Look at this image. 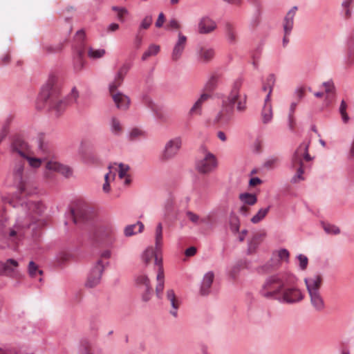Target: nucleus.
Wrapping results in <instances>:
<instances>
[{
    "label": "nucleus",
    "instance_id": "774afa93",
    "mask_svg": "<svg viewBox=\"0 0 354 354\" xmlns=\"http://www.w3.org/2000/svg\"><path fill=\"white\" fill-rule=\"evenodd\" d=\"M261 183H262V180L259 178H257V177L252 178L249 180V185L250 187H255L257 185L261 184Z\"/></svg>",
    "mask_w": 354,
    "mask_h": 354
},
{
    "label": "nucleus",
    "instance_id": "7ed1b4c3",
    "mask_svg": "<svg viewBox=\"0 0 354 354\" xmlns=\"http://www.w3.org/2000/svg\"><path fill=\"white\" fill-rule=\"evenodd\" d=\"M160 252V250H157L156 248L149 247L144 251L142 255V260L146 265H148L152 261H154L155 267L157 270L156 294L159 299L162 297L165 286V274L162 259L159 254Z\"/></svg>",
    "mask_w": 354,
    "mask_h": 354
},
{
    "label": "nucleus",
    "instance_id": "a211bd4d",
    "mask_svg": "<svg viewBox=\"0 0 354 354\" xmlns=\"http://www.w3.org/2000/svg\"><path fill=\"white\" fill-rule=\"evenodd\" d=\"M216 22L208 17H203L198 24V31L200 34H209L216 28Z\"/></svg>",
    "mask_w": 354,
    "mask_h": 354
},
{
    "label": "nucleus",
    "instance_id": "4c0bfd02",
    "mask_svg": "<svg viewBox=\"0 0 354 354\" xmlns=\"http://www.w3.org/2000/svg\"><path fill=\"white\" fill-rule=\"evenodd\" d=\"M100 233L104 237L111 239L115 234V228L112 225H104L100 228Z\"/></svg>",
    "mask_w": 354,
    "mask_h": 354
},
{
    "label": "nucleus",
    "instance_id": "c756f323",
    "mask_svg": "<svg viewBox=\"0 0 354 354\" xmlns=\"http://www.w3.org/2000/svg\"><path fill=\"white\" fill-rule=\"evenodd\" d=\"M265 236L266 233L264 232H257L253 235L248 245V252L250 254L254 252L256 248H257L259 244L263 241Z\"/></svg>",
    "mask_w": 354,
    "mask_h": 354
},
{
    "label": "nucleus",
    "instance_id": "680f3d73",
    "mask_svg": "<svg viewBox=\"0 0 354 354\" xmlns=\"http://www.w3.org/2000/svg\"><path fill=\"white\" fill-rule=\"evenodd\" d=\"M111 256V250H104L102 252L101 254H100V259L99 260H102V261L104 263H109V261H104V260H108Z\"/></svg>",
    "mask_w": 354,
    "mask_h": 354
},
{
    "label": "nucleus",
    "instance_id": "a19ab883",
    "mask_svg": "<svg viewBox=\"0 0 354 354\" xmlns=\"http://www.w3.org/2000/svg\"><path fill=\"white\" fill-rule=\"evenodd\" d=\"M270 210V207L266 208H261L258 212L251 218V222L253 223H258L262 221Z\"/></svg>",
    "mask_w": 354,
    "mask_h": 354
},
{
    "label": "nucleus",
    "instance_id": "1a4fd4ad",
    "mask_svg": "<svg viewBox=\"0 0 354 354\" xmlns=\"http://www.w3.org/2000/svg\"><path fill=\"white\" fill-rule=\"evenodd\" d=\"M182 146V138L175 137L169 140L164 147L160 156V160L162 162H167L174 158L179 152Z\"/></svg>",
    "mask_w": 354,
    "mask_h": 354
},
{
    "label": "nucleus",
    "instance_id": "c9c22d12",
    "mask_svg": "<svg viewBox=\"0 0 354 354\" xmlns=\"http://www.w3.org/2000/svg\"><path fill=\"white\" fill-rule=\"evenodd\" d=\"M209 97V95L203 93L201 95L199 99L195 102L194 106L190 109L191 114H198L200 113L201 106L204 102H205Z\"/></svg>",
    "mask_w": 354,
    "mask_h": 354
},
{
    "label": "nucleus",
    "instance_id": "f3484780",
    "mask_svg": "<svg viewBox=\"0 0 354 354\" xmlns=\"http://www.w3.org/2000/svg\"><path fill=\"white\" fill-rule=\"evenodd\" d=\"M57 77L53 75H50L46 82L45 86L41 92V97L45 99H50L55 95L57 91Z\"/></svg>",
    "mask_w": 354,
    "mask_h": 354
},
{
    "label": "nucleus",
    "instance_id": "ddd939ff",
    "mask_svg": "<svg viewBox=\"0 0 354 354\" xmlns=\"http://www.w3.org/2000/svg\"><path fill=\"white\" fill-rule=\"evenodd\" d=\"M136 284L143 291L142 296V300L145 301H149L153 295V289L148 276L145 274L138 275L136 278Z\"/></svg>",
    "mask_w": 354,
    "mask_h": 354
},
{
    "label": "nucleus",
    "instance_id": "f8f14e48",
    "mask_svg": "<svg viewBox=\"0 0 354 354\" xmlns=\"http://www.w3.org/2000/svg\"><path fill=\"white\" fill-rule=\"evenodd\" d=\"M217 165L216 156L210 152H206L203 158L197 162L196 169L198 172L205 174L214 170Z\"/></svg>",
    "mask_w": 354,
    "mask_h": 354
},
{
    "label": "nucleus",
    "instance_id": "423d86ee",
    "mask_svg": "<svg viewBox=\"0 0 354 354\" xmlns=\"http://www.w3.org/2000/svg\"><path fill=\"white\" fill-rule=\"evenodd\" d=\"M309 145L310 141H304L300 144L292 156V167L297 170V174L292 178L295 183L304 180L302 176L304 174V162H308L311 160L308 151Z\"/></svg>",
    "mask_w": 354,
    "mask_h": 354
},
{
    "label": "nucleus",
    "instance_id": "f704fd0d",
    "mask_svg": "<svg viewBox=\"0 0 354 354\" xmlns=\"http://www.w3.org/2000/svg\"><path fill=\"white\" fill-rule=\"evenodd\" d=\"M187 218L194 224L198 225L200 223H207L210 220L211 216H207L205 218H201L200 216L191 211L186 212Z\"/></svg>",
    "mask_w": 354,
    "mask_h": 354
},
{
    "label": "nucleus",
    "instance_id": "6ab92c4d",
    "mask_svg": "<svg viewBox=\"0 0 354 354\" xmlns=\"http://www.w3.org/2000/svg\"><path fill=\"white\" fill-rule=\"evenodd\" d=\"M166 299L171 306V309L170 310L171 315L174 317H176L178 315V309L179 308L181 304L180 300L176 296L173 289L167 290Z\"/></svg>",
    "mask_w": 354,
    "mask_h": 354
},
{
    "label": "nucleus",
    "instance_id": "b1692460",
    "mask_svg": "<svg viewBox=\"0 0 354 354\" xmlns=\"http://www.w3.org/2000/svg\"><path fill=\"white\" fill-rule=\"evenodd\" d=\"M297 8H292L286 14L283 21V30L286 34H290L293 28L294 18L296 15Z\"/></svg>",
    "mask_w": 354,
    "mask_h": 354
},
{
    "label": "nucleus",
    "instance_id": "0eeeda50",
    "mask_svg": "<svg viewBox=\"0 0 354 354\" xmlns=\"http://www.w3.org/2000/svg\"><path fill=\"white\" fill-rule=\"evenodd\" d=\"M24 160H20L15 162L12 169V175L15 183L17 184L20 194L26 196L32 194L34 192L24 176Z\"/></svg>",
    "mask_w": 354,
    "mask_h": 354
},
{
    "label": "nucleus",
    "instance_id": "49530a36",
    "mask_svg": "<svg viewBox=\"0 0 354 354\" xmlns=\"http://www.w3.org/2000/svg\"><path fill=\"white\" fill-rule=\"evenodd\" d=\"M354 0H343L342 3V7L344 12V17L346 19H348L351 16V6L353 3Z\"/></svg>",
    "mask_w": 354,
    "mask_h": 354
},
{
    "label": "nucleus",
    "instance_id": "2eb2a0df",
    "mask_svg": "<svg viewBox=\"0 0 354 354\" xmlns=\"http://www.w3.org/2000/svg\"><path fill=\"white\" fill-rule=\"evenodd\" d=\"M11 153L14 158L20 157L21 160H25L30 154V150L26 142L21 139H16L12 144Z\"/></svg>",
    "mask_w": 354,
    "mask_h": 354
},
{
    "label": "nucleus",
    "instance_id": "69168bd1",
    "mask_svg": "<svg viewBox=\"0 0 354 354\" xmlns=\"http://www.w3.org/2000/svg\"><path fill=\"white\" fill-rule=\"evenodd\" d=\"M165 15L162 12L160 13L159 15H158V19L157 21H156V26L157 28H160L162 26L164 22H165Z\"/></svg>",
    "mask_w": 354,
    "mask_h": 354
},
{
    "label": "nucleus",
    "instance_id": "f03ea898",
    "mask_svg": "<svg viewBox=\"0 0 354 354\" xmlns=\"http://www.w3.org/2000/svg\"><path fill=\"white\" fill-rule=\"evenodd\" d=\"M242 82L236 80L227 97L222 102V108L216 117V120L221 124H227L234 115V108L239 113L247 110L248 96L241 92Z\"/></svg>",
    "mask_w": 354,
    "mask_h": 354
},
{
    "label": "nucleus",
    "instance_id": "864d4df0",
    "mask_svg": "<svg viewBox=\"0 0 354 354\" xmlns=\"http://www.w3.org/2000/svg\"><path fill=\"white\" fill-rule=\"evenodd\" d=\"M84 50H79L77 53V61L75 64V69L76 71H81L84 66V61L82 59L84 56Z\"/></svg>",
    "mask_w": 354,
    "mask_h": 354
},
{
    "label": "nucleus",
    "instance_id": "4d7b16f0",
    "mask_svg": "<svg viewBox=\"0 0 354 354\" xmlns=\"http://www.w3.org/2000/svg\"><path fill=\"white\" fill-rule=\"evenodd\" d=\"M325 232L328 234H337L339 233V229L333 225L326 224L324 225Z\"/></svg>",
    "mask_w": 354,
    "mask_h": 354
},
{
    "label": "nucleus",
    "instance_id": "2f4dec72",
    "mask_svg": "<svg viewBox=\"0 0 354 354\" xmlns=\"http://www.w3.org/2000/svg\"><path fill=\"white\" fill-rule=\"evenodd\" d=\"M144 229V225L141 222L136 224L127 225L124 230L126 236H131L137 233L142 232Z\"/></svg>",
    "mask_w": 354,
    "mask_h": 354
},
{
    "label": "nucleus",
    "instance_id": "58836bf2",
    "mask_svg": "<svg viewBox=\"0 0 354 354\" xmlns=\"http://www.w3.org/2000/svg\"><path fill=\"white\" fill-rule=\"evenodd\" d=\"M160 51V46L156 44H151L148 49L143 53L142 59L147 60L149 57L157 55Z\"/></svg>",
    "mask_w": 354,
    "mask_h": 354
},
{
    "label": "nucleus",
    "instance_id": "8fccbe9b",
    "mask_svg": "<svg viewBox=\"0 0 354 354\" xmlns=\"http://www.w3.org/2000/svg\"><path fill=\"white\" fill-rule=\"evenodd\" d=\"M276 78L274 75L270 74L264 81L268 85V93L266 96H269L271 98V94L272 92V88L275 84Z\"/></svg>",
    "mask_w": 354,
    "mask_h": 354
},
{
    "label": "nucleus",
    "instance_id": "09e8293b",
    "mask_svg": "<svg viewBox=\"0 0 354 354\" xmlns=\"http://www.w3.org/2000/svg\"><path fill=\"white\" fill-rule=\"evenodd\" d=\"M145 136V131L138 128H133L129 132V139L136 140Z\"/></svg>",
    "mask_w": 354,
    "mask_h": 354
},
{
    "label": "nucleus",
    "instance_id": "5fc2aeb1",
    "mask_svg": "<svg viewBox=\"0 0 354 354\" xmlns=\"http://www.w3.org/2000/svg\"><path fill=\"white\" fill-rule=\"evenodd\" d=\"M152 21H153V18L151 15L146 16L142 19V21L140 25L138 30L141 31L142 29H145V30L148 29L150 27V26L151 25Z\"/></svg>",
    "mask_w": 354,
    "mask_h": 354
},
{
    "label": "nucleus",
    "instance_id": "052dcab7",
    "mask_svg": "<svg viewBox=\"0 0 354 354\" xmlns=\"http://www.w3.org/2000/svg\"><path fill=\"white\" fill-rule=\"evenodd\" d=\"M279 162V160L278 158H272L266 162L265 166L267 168H274L278 165Z\"/></svg>",
    "mask_w": 354,
    "mask_h": 354
},
{
    "label": "nucleus",
    "instance_id": "f257e3e1",
    "mask_svg": "<svg viewBox=\"0 0 354 354\" xmlns=\"http://www.w3.org/2000/svg\"><path fill=\"white\" fill-rule=\"evenodd\" d=\"M261 295L286 304H295L305 298L304 292L296 285L295 276L287 272H279L266 279Z\"/></svg>",
    "mask_w": 354,
    "mask_h": 354
},
{
    "label": "nucleus",
    "instance_id": "ea45409f",
    "mask_svg": "<svg viewBox=\"0 0 354 354\" xmlns=\"http://www.w3.org/2000/svg\"><path fill=\"white\" fill-rule=\"evenodd\" d=\"M87 54L88 57L91 59H99L106 54L104 49H95L92 47H88L87 49Z\"/></svg>",
    "mask_w": 354,
    "mask_h": 354
},
{
    "label": "nucleus",
    "instance_id": "c03bdc74",
    "mask_svg": "<svg viewBox=\"0 0 354 354\" xmlns=\"http://www.w3.org/2000/svg\"><path fill=\"white\" fill-rule=\"evenodd\" d=\"M28 274L32 278H36L37 275H41L43 271L40 270L38 266L33 261H30L28 265Z\"/></svg>",
    "mask_w": 354,
    "mask_h": 354
},
{
    "label": "nucleus",
    "instance_id": "9d476101",
    "mask_svg": "<svg viewBox=\"0 0 354 354\" xmlns=\"http://www.w3.org/2000/svg\"><path fill=\"white\" fill-rule=\"evenodd\" d=\"M107 266V262L104 263L102 260H98L88 276L86 286L88 288H93L97 286L100 283L102 272Z\"/></svg>",
    "mask_w": 354,
    "mask_h": 354
},
{
    "label": "nucleus",
    "instance_id": "603ef678",
    "mask_svg": "<svg viewBox=\"0 0 354 354\" xmlns=\"http://www.w3.org/2000/svg\"><path fill=\"white\" fill-rule=\"evenodd\" d=\"M115 178V174L111 175L109 172L107 173L104 176V183L103 185V191L106 193H109L111 190L109 183L111 180Z\"/></svg>",
    "mask_w": 354,
    "mask_h": 354
},
{
    "label": "nucleus",
    "instance_id": "cd10ccee",
    "mask_svg": "<svg viewBox=\"0 0 354 354\" xmlns=\"http://www.w3.org/2000/svg\"><path fill=\"white\" fill-rule=\"evenodd\" d=\"M27 205H28L29 213L32 218L35 216L33 214H35V216H41L45 210L44 205L39 201H37V202L29 201L27 203Z\"/></svg>",
    "mask_w": 354,
    "mask_h": 354
},
{
    "label": "nucleus",
    "instance_id": "3c124183",
    "mask_svg": "<svg viewBox=\"0 0 354 354\" xmlns=\"http://www.w3.org/2000/svg\"><path fill=\"white\" fill-rule=\"evenodd\" d=\"M27 160L29 165L32 168H38L41 166L42 162V158H34L30 156V154L25 158Z\"/></svg>",
    "mask_w": 354,
    "mask_h": 354
},
{
    "label": "nucleus",
    "instance_id": "39448f33",
    "mask_svg": "<svg viewBox=\"0 0 354 354\" xmlns=\"http://www.w3.org/2000/svg\"><path fill=\"white\" fill-rule=\"evenodd\" d=\"M30 225L29 222L24 221L21 217H19L12 227L5 229L3 232V236L8 247L16 250L23 240L26 229Z\"/></svg>",
    "mask_w": 354,
    "mask_h": 354
},
{
    "label": "nucleus",
    "instance_id": "0e129e2a",
    "mask_svg": "<svg viewBox=\"0 0 354 354\" xmlns=\"http://www.w3.org/2000/svg\"><path fill=\"white\" fill-rule=\"evenodd\" d=\"M324 86L325 88V91L328 94V95L330 94V93H333V91H334V85L332 82H324Z\"/></svg>",
    "mask_w": 354,
    "mask_h": 354
},
{
    "label": "nucleus",
    "instance_id": "c85d7f7f",
    "mask_svg": "<svg viewBox=\"0 0 354 354\" xmlns=\"http://www.w3.org/2000/svg\"><path fill=\"white\" fill-rule=\"evenodd\" d=\"M214 50L207 46H201L198 51L199 59L205 62H208L214 57Z\"/></svg>",
    "mask_w": 354,
    "mask_h": 354
},
{
    "label": "nucleus",
    "instance_id": "79ce46f5",
    "mask_svg": "<svg viewBox=\"0 0 354 354\" xmlns=\"http://www.w3.org/2000/svg\"><path fill=\"white\" fill-rule=\"evenodd\" d=\"M225 34L230 42L236 41V35L234 26L230 23H227L225 27Z\"/></svg>",
    "mask_w": 354,
    "mask_h": 354
},
{
    "label": "nucleus",
    "instance_id": "e433bc0d",
    "mask_svg": "<svg viewBox=\"0 0 354 354\" xmlns=\"http://www.w3.org/2000/svg\"><path fill=\"white\" fill-rule=\"evenodd\" d=\"M162 245V225L159 223L156 229L155 247L157 250H161Z\"/></svg>",
    "mask_w": 354,
    "mask_h": 354
},
{
    "label": "nucleus",
    "instance_id": "6e6552de",
    "mask_svg": "<svg viewBox=\"0 0 354 354\" xmlns=\"http://www.w3.org/2000/svg\"><path fill=\"white\" fill-rule=\"evenodd\" d=\"M289 256V252L286 249H282L274 252L270 261L261 266L259 268V272L261 274H266L273 270L274 269L278 268L281 262H287L288 261Z\"/></svg>",
    "mask_w": 354,
    "mask_h": 354
},
{
    "label": "nucleus",
    "instance_id": "dca6fc26",
    "mask_svg": "<svg viewBox=\"0 0 354 354\" xmlns=\"http://www.w3.org/2000/svg\"><path fill=\"white\" fill-rule=\"evenodd\" d=\"M109 173L113 175L116 173L118 174V176L120 179H124V184L128 185L130 184L131 180L129 178L128 171L129 170V167L127 165H124L122 163L117 164L114 163L111 165L109 167Z\"/></svg>",
    "mask_w": 354,
    "mask_h": 354
},
{
    "label": "nucleus",
    "instance_id": "bf43d9fd",
    "mask_svg": "<svg viewBox=\"0 0 354 354\" xmlns=\"http://www.w3.org/2000/svg\"><path fill=\"white\" fill-rule=\"evenodd\" d=\"M180 28V24L175 19H171L167 24V28L168 30H179Z\"/></svg>",
    "mask_w": 354,
    "mask_h": 354
},
{
    "label": "nucleus",
    "instance_id": "338daca9",
    "mask_svg": "<svg viewBox=\"0 0 354 354\" xmlns=\"http://www.w3.org/2000/svg\"><path fill=\"white\" fill-rule=\"evenodd\" d=\"M250 210V209L249 206L242 204V205L240 207V208L239 209V212L240 214H241L244 216H247L249 214Z\"/></svg>",
    "mask_w": 354,
    "mask_h": 354
},
{
    "label": "nucleus",
    "instance_id": "6e6d98bb",
    "mask_svg": "<svg viewBox=\"0 0 354 354\" xmlns=\"http://www.w3.org/2000/svg\"><path fill=\"white\" fill-rule=\"evenodd\" d=\"M346 103L344 100H342L339 107V111L342 118L343 121L346 123L348 121V115L346 113Z\"/></svg>",
    "mask_w": 354,
    "mask_h": 354
},
{
    "label": "nucleus",
    "instance_id": "a18cd8bd",
    "mask_svg": "<svg viewBox=\"0 0 354 354\" xmlns=\"http://www.w3.org/2000/svg\"><path fill=\"white\" fill-rule=\"evenodd\" d=\"M111 131L115 135H120L123 131V127L120 121L116 118H113L111 119Z\"/></svg>",
    "mask_w": 354,
    "mask_h": 354
},
{
    "label": "nucleus",
    "instance_id": "7c9ffc66",
    "mask_svg": "<svg viewBox=\"0 0 354 354\" xmlns=\"http://www.w3.org/2000/svg\"><path fill=\"white\" fill-rule=\"evenodd\" d=\"M239 199L241 204L248 206L254 205L257 202V197L255 194L247 192L240 194L239 196Z\"/></svg>",
    "mask_w": 354,
    "mask_h": 354
},
{
    "label": "nucleus",
    "instance_id": "aec40b11",
    "mask_svg": "<svg viewBox=\"0 0 354 354\" xmlns=\"http://www.w3.org/2000/svg\"><path fill=\"white\" fill-rule=\"evenodd\" d=\"M131 68V64L129 63L123 64L118 69L114 80L109 84L111 88H118L123 82L125 75L127 74Z\"/></svg>",
    "mask_w": 354,
    "mask_h": 354
},
{
    "label": "nucleus",
    "instance_id": "37998d69",
    "mask_svg": "<svg viewBox=\"0 0 354 354\" xmlns=\"http://www.w3.org/2000/svg\"><path fill=\"white\" fill-rule=\"evenodd\" d=\"M230 226L232 232L236 233L239 232L240 221L239 217L234 214H231L230 216Z\"/></svg>",
    "mask_w": 354,
    "mask_h": 354
},
{
    "label": "nucleus",
    "instance_id": "a878e982",
    "mask_svg": "<svg viewBox=\"0 0 354 354\" xmlns=\"http://www.w3.org/2000/svg\"><path fill=\"white\" fill-rule=\"evenodd\" d=\"M45 100L49 102V104L57 114L62 113L68 106L66 100H59L54 96H52L50 99H45Z\"/></svg>",
    "mask_w": 354,
    "mask_h": 354
},
{
    "label": "nucleus",
    "instance_id": "20e7f679",
    "mask_svg": "<svg viewBox=\"0 0 354 354\" xmlns=\"http://www.w3.org/2000/svg\"><path fill=\"white\" fill-rule=\"evenodd\" d=\"M304 282L311 306L316 311H323L325 308V302L320 292L322 283V276L320 274H315L311 277L306 278Z\"/></svg>",
    "mask_w": 354,
    "mask_h": 354
},
{
    "label": "nucleus",
    "instance_id": "5701e85b",
    "mask_svg": "<svg viewBox=\"0 0 354 354\" xmlns=\"http://www.w3.org/2000/svg\"><path fill=\"white\" fill-rule=\"evenodd\" d=\"M273 118V111L271 104V98L266 96L264 101V106L261 111V120L263 124L270 122Z\"/></svg>",
    "mask_w": 354,
    "mask_h": 354
},
{
    "label": "nucleus",
    "instance_id": "4be33fe9",
    "mask_svg": "<svg viewBox=\"0 0 354 354\" xmlns=\"http://www.w3.org/2000/svg\"><path fill=\"white\" fill-rule=\"evenodd\" d=\"M187 43V37L181 32L178 33V39L173 49L171 58L174 61H177L181 57Z\"/></svg>",
    "mask_w": 354,
    "mask_h": 354
},
{
    "label": "nucleus",
    "instance_id": "9b49d317",
    "mask_svg": "<svg viewBox=\"0 0 354 354\" xmlns=\"http://www.w3.org/2000/svg\"><path fill=\"white\" fill-rule=\"evenodd\" d=\"M71 216L75 223L86 221L91 218L90 208L84 204L77 203L71 208Z\"/></svg>",
    "mask_w": 354,
    "mask_h": 354
},
{
    "label": "nucleus",
    "instance_id": "412c9836",
    "mask_svg": "<svg viewBox=\"0 0 354 354\" xmlns=\"http://www.w3.org/2000/svg\"><path fill=\"white\" fill-rule=\"evenodd\" d=\"M46 169L49 171H57L66 177L72 174V169L69 167L57 161H48L46 164Z\"/></svg>",
    "mask_w": 354,
    "mask_h": 354
},
{
    "label": "nucleus",
    "instance_id": "393cba45",
    "mask_svg": "<svg viewBox=\"0 0 354 354\" xmlns=\"http://www.w3.org/2000/svg\"><path fill=\"white\" fill-rule=\"evenodd\" d=\"M214 279V274L212 272H208L204 275L200 290L201 295H207L209 293Z\"/></svg>",
    "mask_w": 354,
    "mask_h": 354
},
{
    "label": "nucleus",
    "instance_id": "473e14b6",
    "mask_svg": "<svg viewBox=\"0 0 354 354\" xmlns=\"http://www.w3.org/2000/svg\"><path fill=\"white\" fill-rule=\"evenodd\" d=\"M247 267V262L245 260L238 261L230 269L229 274L230 277L235 280L239 272Z\"/></svg>",
    "mask_w": 354,
    "mask_h": 354
},
{
    "label": "nucleus",
    "instance_id": "e2e57ef3",
    "mask_svg": "<svg viewBox=\"0 0 354 354\" xmlns=\"http://www.w3.org/2000/svg\"><path fill=\"white\" fill-rule=\"evenodd\" d=\"M142 32H140V30H138L137 35H136L135 41H134L136 48H140V46L142 45Z\"/></svg>",
    "mask_w": 354,
    "mask_h": 354
},
{
    "label": "nucleus",
    "instance_id": "bb28decb",
    "mask_svg": "<svg viewBox=\"0 0 354 354\" xmlns=\"http://www.w3.org/2000/svg\"><path fill=\"white\" fill-rule=\"evenodd\" d=\"M18 265L17 261L12 259H8L4 263L1 262L0 266L1 267V270H0V274L6 275L10 274L18 267Z\"/></svg>",
    "mask_w": 354,
    "mask_h": 354
},
{
    "label": "nucleus",
    "instance_id": "13d9d810",
    "mask_svg": "<svg viewBox=\"0 0 354 354\" xmlns=\"http://www.w3.org/2000/svg\"><path fill=\"white\" fill-rule=\"evenodd\" d=\"M297 259L299 262V267L302 270L306 269L308 263V259L307 257L304 254H299L297 256Z\"/></svg>",
    "mask_w": 354,
    "mask_h": 354
},
{
    "label": "nucleus",
    "instance_id": "de8ad7c7",
    "mask_svg": "<svg viewBox=\"0 0 354 354\" xmlns=\"http://www.w3.org/2000/svg\"><path fill=\"white\" fill-rule=\"evenodd\" d=\"M218 77L216 75H212L205 85V89L207 91H212L217 86Z\"/></svg>",
    "mask_w": 354,
    "mask_h": 354
},
{
    "label": "nucleus",
    "instance_id": "72a5a7b5",
    "mask_svg": "<svg viewBox=\"0 0 354 354\" xmlns=\"http://www.w3.org/2000/svg\"><path fill=\"white\" fill-rule=\"evenodd\" d=\"M39 148L46 157L50 156L52 153V147L49 143L45 140L44 135H41L39 138Z\"/></svg>",
    "mask_w": 354,
    "mask_h": 354
},
{
    "label": "nucleus",
    "instance_id": "4468645a",
    "mask_svg": "<svg viewBox=\"0 0 354 354\" xmlns=\"http://www.w3.org/2000/svg\"><path fill=\"white\" fill-rule=\"evenodd\" d=\"M109 93L118 109L126 111L129 109L131 104L129 96L118 91V88H111V86H109Z\"/></svg>",
    "mask_w": 354,
    "mask_h": 354
}]
</instances>
